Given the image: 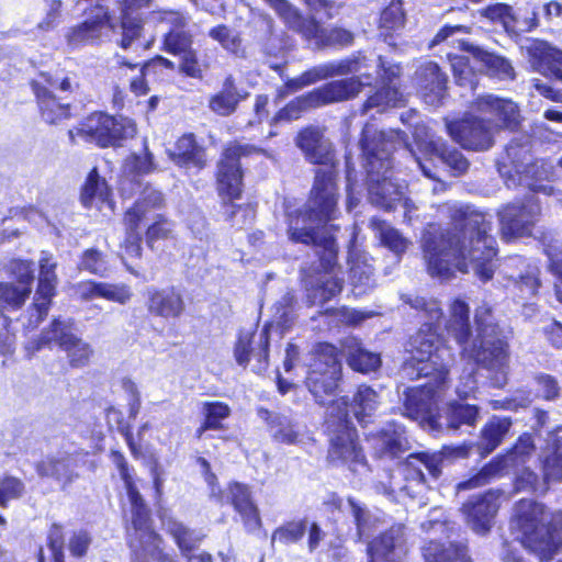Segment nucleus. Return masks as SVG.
<instances>
[{
    "mask_svg": "<svg viewBox=\"0 0 562 562\" xmlns=\"http://www.w3.org/2000/svg\"><path fill=\"white\" fill-rule=\"evenodd\" d=\"M449 218V227L429 224L423 233L422 249L431 277L450 279L456 271L472 270L482 281L493 278L496 240L490 234L492 223L470 205L448 202L438 209Z\"/></svg>",
    "mask_w": 562,
    "mask_h": 562,
    "instance_id": "f257e3e1",
    "label": "nucleus"
},
{
    "mask_svg": "<svg viewBox=\"0 0 562 562\" xmlns=\"http://www.w3.org/2000/svg\"><path fill=\"white\" fill-rule=\"evenodd\" d=\"M334 166L315 173L311 195L303 210L289 221L288 235L293 243L312 245L318 266L312 273L303 270L307 297L313 305H323L337 296L344 284L341 269L336 265L338 248L328 222L335 217L339 199Z\"/></svg>",
    "mask_w": 562,
    "mask_h": 562,
    "instance_id": "f03ea898",
    "label": "nucleus"
},
{
    "mask_svg": "<svg viewBox=\"0 0 562 562\" xmlns=\"http://www.w3.org/2000/svg\"><path fill=\"white\" fill-rule=\"evenodd\" d=\"M403 303L416 310L426 319L411 338V353L401 368L403 379H426L425 384L405 392L404 411L411 419L428 420L438 425V402L449 389V368L452 353L439 333L442 310L435 299L401 294Z\"/></svg>",
    "mask_w": 562,
    "mask_h": 562,
    "instance_id": "7ed1b4c3",
    "label": "nucleus"
},
{
    "mask_svg": "<svg viewBox=\"0 0 562 562\" xmlns=\"http://www.w3.org/2000/svg\"><path fill=\"white\" fill-rule=\"evenodd\" d=\"M340 378L341 362L337 348L328 342L318 344L311 353L305 383L318 404L330 403L325 419L330 441L328 461L361 475L368 471V464L349 417V401L345 396L331 400Z\"/></svg>",
    "mask_w": 562,
    "mask_h": 562,
    "instance_id": "20e7f679",
    "label": "nucleus"
},
{
    "mask_svg": "<svg viewBox=\"0 0 562 562\" xmlns=\"http://www.w3.org/2000/svg\"><path fill=\"white\" fill-rule=\"evenodd\" d=\"M476 338L469 345L471 326L469 306L461 300L451 305V315L447 323V331L462 347L463 352L474 362L494 373L492 383L503 387L507 381L509 363V345L512 331L501 325L492 313V307L484 303L476 308Z\"/></svg>",
    "mask_w": 562,
    "mask_h": 562,
    "instance_id": "39448f33",
    "label": "nucleus"
},
{
    "mask_svg": "<svg viewBox=\"0 0 562 562\" xmlns=\"http://www.w3.org/2000/svg\"><path fill=\"white\" fill-rule=\"evenodd\" d=\"M368 175V195L371 204L390 211L402 201L406 189L393 177V151L402 148L412 158L425 177L437 180L439 175L428 168L420 156L412 148L405 133L398 130L375 131L366 125L360 139Z\"/></svg>",
    "mask_w": 562,
    "mask_h": 562,
    "instance_id": "423d86ee",
    "label": "nucleus"
},
{
    "mask_svg": "<svg viewBox=\"0 0 562 562\" xmlns=\"http://www.w3.org/2000/svg\"><path fill=\"white\" fill-rule=\"evenodd\" d=\"M510 529L522 547L547 562L562 547V510H549L532 499H520L514 508Z\"/></svg>",
    "mask_w": 562,
    "mask_h": 562,
    "instance_id": "0eeeda50",
    "label": "nucleus"
},
{
    "mask_svg": "<svg viewBox=\"0 0 562 562\" xmlns=\"http://www.w3.org/2000/svg\"><path fill=\"white\" fill-rule=\"evenodd\" d=\"M535 450L532 438L528 435L520 436L515 446L506 454L497 456L491 462L485 464L479 473L471 479L458 484V490H470L485 485L491 479L503 475L510 471L516 472L515 490L517 492L544 493L548 490V483L552 480L540 481L538 475L526 468Z\"/></svg>",
    "mask_w": 562,
    "mask_h": 562,
    "instance_id": "6e6552de",
    "label": "nucleus"
},
{
    "mask_svg": "<svg viewBox=\"0 0 562 562\" xmlns=\"http://www.w3.org/2000/svg\"><path fill=\"white\" fill-rule=\"evenodd\" d=\"M471 445L445 446L440 451L434 453L419 452L409 454L404 462L400 463L396 473L391 475L390 492L402 493L415 497L422 492L426 483L425 470L428 474L438 479L442 468L456 459L467 458Z\"/></svg>",
    "mask_w": 562,
    "mask_h": 562,
    "instance_id": "1a4fd4ad",
    "label": "nucleus"
},
{
    "mask_svg": "<svg viewBox=\"0 0 562 562\" xmlns=\"http://www.w3.org/2000/svg\"><path fill=\"white\" fill-rule=\"evenodd\" d=\"M248 151L247 146L234 144L228 146L218 164L217 184L218 192L229 201L238 199L241 193L243 172L240 169L239 159ZM224 214L226 221L232 226L243 228L251 223L254 217V210L249 205H236L233 202L224 203Z\"/></svg>",
    "mask_w": 562,
    "mask_h": 562,
    "instance_id": "9d476101",
    "label": "nucleus"
},
{
    "mask_svg": "<svg viewBox=\"0 0 562 562\" xmlns=\"http://www.w3.org/2000/svg\"><path fill=\"white\" fill-rule=\"evenodd\" d=\"M496 164L497 170L508 188L526 186L533 192L550 193V187L529 182V176L536 172L538 166L532 164L528 137L513 139L505 147V153Z\"/></svg>",
    "mask_w": 562,
    "mask_h": 562,
    "instance_id": "9b49d317",
    "label": "nucleus"
},
{
    "mask_svg": "<svg viewBox=\"0 0 562 562\" xmlns=\"http://www.w3.org/2000/svg\"><path fill=\"white\" fill-rule=\"evenodd\" d=\"M36 97L42 119L50 125H56L70 117V104L57 97L55 91L61 93L72 92L74 83L69 77L59 74H41L38 79L31 82Z\"/></svg>",
    "mask_w": 562,
    "mask_h": 562,
    "instance_id": "f8f14e48",
    "label": "nucleus"
},
{
    "mask_svg": "<svg viewBox=\"0 0 562 562\" xmlns=\"http://www.w3.org/2000/svg\"><path fill=\"white\" fill-rule=\"evenodd\" d=\"M528 50L538 71L549 80L533 79L535 89L552 101L562 102V50L543 41H535Z\"/></svg>",
    "mask_w": 562,
    "mask_h": 562,
    "instance_id": "ddd939ff",
    "label": "nucleus"
},
{
    "mask_svg": "<svg viewBox=\"0 0 562 562\" xmlns=\"http://www.w3.org/2000/svg\"><path fill=\"white\" fill-rule=\"evenodd\" d=\"M136 134L135 124L125 117L115 119L105 113L89 115L77 130V135L94 142L101 147L117 146Z\"/></svg>",
    "mask_w": 562,
    "mask_h": 562,
    "instance_id": "4468645a",
    "label": "nucleus"
},
{
    "mask_svg": "<svg viewBox=\"0 0 562 562\" xmlns=\"http://www.w3.org/2000/svg\"><path fill=\"white\" fill-rule=\"evenodd\" d=\"M541 216V203L535 195L514 201L498 211L501 232L504 239L530 236Z\"/></svg>",
    "mask_w": 562,
    "mask_h": 562,
    "instance_id": "2eb2a0df",
    "label": "nucleus"
},
{
    "mask_svg": "<svg viewBox=\"0 0 562 562\" xmlns=\"http://www.w3.org/2000/svg\"><path fill=\"white\" fill-rule=\"evenodd\" d=\"M366 67V57L361 56L360 53L344 59L319 64L307 69L299 77L288 79L284 87L279 90L278 97L283 99L289 93L296 92L321 80L361 72Z\"/></svg>",
    "mask_w": 562,
    "mask_h": 562,
    "instance_id": "dca6fc26",
    "label": "nucleus"
},
{
    "mask_svg": "<svg viewBox=\"0 0 562 562\" xmlns=\"http://www.w3.org/2000/svg\"><path fill=\"white\" fill-rule=\"evenodd\" d=\"M329 505L339 513L350 516L355 525V529L349 528L346 532L337 527L339 537L362 542L369 540L375 531L384 526V516L381 512L369 509L363 503L352 497L346 499L333 497Z\"/></svg>",
    "mask_w": 562,
    "mask_h": 562,
    "instance_id": "f3484780",
    "label": "nucleus"
},
{
    "mask_svg": "<svg viewBox=\"0 0 562 562\" xmlns=\"http://www.w3.org/2000/svg\"><path fill=\"white\" fill-rule=\"evenodd\" d=\"M284 23L316 48L347 47L352 45L355 40L351 31L342 27L325 29L314 18L303 16L296 8L290 12Z\"/></svg>",
    "mask_w": 562,
    "mask_h": 562,
    "instance_id": "a211bd4d",
    "label": "nucleus"
},
{
    "mask_svg": "<svg viewBox=\"0 0 562 562\" xmlns=\"http://www.w3.org/2000/svg\"><path fill=\"white\" fill-rule=\"evenodd\" d=\"M413 137L419 151L424 154L425 158H420L428 168L429 159L426 156L438 158L454 176H460L468 170L469 161L462 153L456 148H449L446 142L435 136L426 124L414 123ZM432 170L438 173L436 168H432Z\"/></svg>",
    "mask_w": 562,
    "mask_h": 562,
    "instance_id": "6ab92c4d",
    "label": "nucleus"
},
{
    "mask_svg": "<svg viewBox=\"0 0 562 562\" xmlns=\"http://www.w3.org/2000/svg\"><path fill=\"white\" fill-rule=\"evenodd\" d=\"M55 342L67 352L70 364L72 367L86 366L91 355L92 348L88 342L71 333L70 324L54 319L49 329L42 333L41 338L36 342L35 350H40L44 346Z\"/></svg>",
    "mask_w": 562,
    "mask_h": 562,
    "instance_id": "aec40b11",
    "label": "nucleus"
},
{
    "mask_svg": "<svg viewBox=\"0 0 562 562\" xmlns=\"http://www.w3.org/2000/svg\"><path fill=\"white\" fill-rule=\"evenodd\" d=\"M447 131L454 142L474 151L490 149L494 144L493 126L484 119L467 116L447 123Z\"/></svg>",
    "mask_w": 562,
    "mask_h": 562,
    "instance_id": "412c9836",
    "label": "nucleus"
},
{
    "mask_svg": "<svg viewBox=\"0 0 562 562\" xmlns=\"http://www.w3.org/2000/svg\"><path fill=\"white\" fill-rule=\"evenodd\" d=\"M369 562H405L408 547L406 528L395 524L368 542Z\"/></svg>",
    "mask_w": 562,
    "mask_h": 562,
    "instance_id": "4be33fe9",
    "label": "nucleus"
},
{
    "mask_svg": "<svg viewBox=\"0 0 562 562\" xmlns=\"http://www.w3.org/2000/svg\"><path fill=\"white\" fill-rule=\"evenodd\" d=\"M133 533L130 546L134 551L142 550L145 555H156L160 551L161 538L151 528L149 510L144 499L131 503Z\"/></svg>",
    "mask_w": 562,
    "mask_h": 562,
    "instance_id": "5701e85b",
    "label": "nucleus"
},
{
    "mask_svg": "<svg viewBox=\"0 0 562 562\" xmlns=\"http://www.w3.org/2000/svg\"><path fill=\"white\" fill-rule=\"evenodd\" d=\"M269 328L265 326L259 333H240L235 346L236 362L246 367L250 360H255L252 371L261 373L268 366Z\"/></svg>",
    "mask_w": 562,
    "mask_h": 562,
    "instance_id": "b1692460",
    "label": "nucleus"
},
{
    "mask_svg": "<svg viewBox=\"0 0 562 562\" xmlns=\"http://www.w3.org/2000/svg\"><path fill=\"white\" fill-rule=\"evenodd\" d=\"M370 80L371 76L363 72L361 76H353L347 79L330 81L311 91V100L316 108L330 103H337L356 98L367 85L362 79Z\"/></svg>",
    "mask_w": 562,
    "mask_h": 562,
    "instance_id": "393cba45",
    "label": "nucleus"
},
{
    "mask_svg": "<svg viewBox=\"0 0 562 562\" xmlns=\"http://www.w3.org/2000/svg\"><path fill=\"white\" fill-rule=\"evenodd\" d=\"M78 468V456L57 452L41 460L36 464V472L41 477L53 479L65 491L79 479Z\"/></svg>",
    "mask_w": 562,
    "mask_h": 562,
    "instance_id": "a878e982",
    "label": "nucleus"
},
{
    "mask_svg": "<svg viewBox=\"0 0 562 562\" xmlns=\"http://www.w3.org/2000/svg\"><path fill=\"white\" fill-rule=\"evenodd\" d=\"M499 495L494 491L472 496L462 507L468 525L475 533L485 535L498 510Z\"/></svg>",
    "mask_w": 562,
    "mask_h": 562,
    "instance_id": "bb28decb",
    "label": "nucleus"
},
{
    "mask_svg": "<svg viewBox=\"0 0 562 562\" xmlns=\"http://www.w3.org/2000/svg\"><path fill=\"white\" fill-rule=\"evenodd\" d=\"M414 83L429 105H438L446 95L447 76L434 61H423L416 69Z\"/></svg>",
    "mask_w": 562,
    "mask_h": 562,
    "instance_id": "cd10ccee",
    "label": "nucleus"
},
{
    "mask_svg": "<svg viewBox=\"0 0 562 562\" xmlns=\"http://www.w3.org/2000/svg\"><path fill=\"white\" fill-rule=\"evenodd\" d=\"M374 454L380 459H396L407 450V437L402 426L389 424L368 439Z\"/></svg>",
    "mask_w": 562,
    "mask_h": 562,
    "instance_id": "c85d7f7f",
    "label": "nucleus"
},
{
    "mask_svg": "<svg viewBox=\"0 0 562 562\" xmlns=\"http://www.w3.org/2000/svg\"><path fill=\"white\" fill-rule=\"evenodd\" d=\"M296 145L312 164L333 162L331 144L324 137L319 127L308 126L302 130L296 137Z\"/></svg>",
    "mask_w": 562,
    "mask_h": 562,
    "instance_id": "c756f323",
    "label": "nucleus"
},
{
    "mask_svg": "<svg viewBox=\"0 0 562 562\" xmlns=\"http://www.w3.org/2000/svg\"><path fill=\"white\" fill-rule=\"evenodd\" d=\"M226 498L240 515L247 531L252 532L261 526L259 510L247 485L237 482L229 484Z\"/></svg>",
    "mask_w": 562,
    "mask_h": 562,
    "instance_id": "7c9ffc66",
    "label": "nucleus"
},
{
    "mask_svg": "<svg viewBox=\"0 0 562 562\" xmlns=\"http://www.w3.org/2000/svg\"><path fill=\"white\" fill-rule=\"evenodd\" d=\"M151 0H123L121 7V46L128 48L142 35L144 19L139 12L149 7Z\"/></svg>",
    "mask_w": 562,
    "mask_h": 562,
    "instance_id": "2f4dec72",
    "label": "nucleus"
},
{
    "mask_svg": "<svg viewBox=\"0 0 562 562\" xmlns=\"http://www.w3.org/2000/svg\"><path fill=\"white\" fill-rule=\"evenodd\" d=\"M476 109L490 114L497 120L495 127L515 128L519 123V111L517 105L507 99L494 95H484L477 99Z\"/></svg>",
    "mask_w": 562,
    "mask_h": 562,
    "instance_id": "473e14b6",
    "label": "nucleus"
},
{
    "mask_svg": "<svg viewBox=\"0 0 562 562\" xmlns=\"http://www.w3.org/2000/svg\"><path fill=\"white\" fill-rule=\"evenodd\" d=\"M75 292L82 301L104 299L120 304H125L132 296L130 288L125 284L97 281L79 282L75 285Z\"/></svg>",
    "mask_w": 562,
    "mask_h": 562,
    "instance_id": "72a5a7b5",
    "label": "nucleus"
},
{
    "mask_svg": "<svg viewBox=\"0 0 562 562\" xmlns=\"http://www.w3.org/2000/svg\"><path fill=\"white\" fill-rule=\"evenodd\" d=\"M56 262L47 252H42L40 259L38 285L35 292V305L37 308V319L45 313H48L50 302L55 295L57 277L55 273Z\"/></svg>",
    "mask_w": 562,
    "mask_h": 562,
    "instance_id": "f704fd0d",
    "label": "nucleus"
},
{
    "mask_svg": "<svg viewBox=\"0 0 562 562\" xmlns=\"http://www.w3.org/2000/svg\"><path fill=\"white\" fill-rule=\"evenodd\" d=\"M169 158L179 167L202 170L206 165L204 148L199 146L193 134L180 137L175 148L168 150Z\"/></svg>",
    "mask_w": 562,
    "mask_h": 562,
    "instance_id": "c9c22d12",
    "label": "nucleus"
},
{
    "mask_svg": "<svg viewBox=\"0 0 562 562\" xmlns=\"http://www.w3.org/2000/svg\"><path fill=\"white\" fill-rule=\"evenodd\" d=\"M507 267L517 268V271L507 273V278L513 286L519 290L521 297H529L537 293L540 285L539 269L537 266L516 256L508 259Z\"/></svg>",
    "mask_w": 562,
    "mask_h": 562,
    "instance_id": "e433bc0d",
    "label": "nucleus"
},
{
    "mask_svg": "<svg viewBox=\"0 0 562 562\" xmlns=\"http://www.w3.org/2000/svg\"><path fill=\"white\" fill-rule=\"evenodd\" d=\"M341 353L347 358L348 364L355 371L370 373L381 366V357L362 347L356 337H347L341 341Z\"/></svg>",
    "mask_w": 562,
    "mask_h": 562,
    "instance_id": "4c0bfd02",
    "label": "nucleus"
},
{
    "mask_svg": "<svg viewBox=\"0 0 562 562\" xmlns=\"http://www.w3.org/2000/svg\"><path fill=\"white\" fill-rule=\"evenodd\" d=\"M446 392L442 394L438 404L443 401ZM438 412L440 408L438 407ZM445 417L438 413V425H430L428 420L417 419L420 423L428 424L432 429H438L443 426L442 418H445L446 426L450 429L458 430L462 425L474 426L479 418V408L475 405L452 402L448 404L445 411Z\"/></svg>",
    "mask_w": 562,
    "mask_h": 562,
    "instance_id": "58836bf2",
    "label": "nucleus"
},
{
    "mask_svg": "<svg viewBox=\"0 0 562 562\" xmlns=\"http://www.w3.org/2000/svg\"><path fill=\"white\" fill-rule=\"evenodd\" d=\"M257 414L267 422L269 431L277 442L296 445L301 441L299 426L290 417L272 413L263 407L258 408Z\"/></svg>",
    "mask_w": 562,
    "mask_h": 562,
    "instance_id": "ea45409f",
    "label": "nucleus"
},
{
    "mask_svg": "<svg viewBox=\"0 0 562 562\" xmlns=\"http://www.w3.org/2000/svg\"><path fill=\"white\" fill-rule=\"evenodd\" d=\"M248 97V92L236 86L232 75L223 81L222 89L209 101V108L217 115L228 116L233 114L239 102Z\"/></svg>",
    "mask_w": 562,
    "mask_h": 562,
    "instance_id": "a19ab883",
    "label": "nucleus"
},
{
    "mask_svg": "<svg viewBox=\"0 0 562 562\" xmlns=\"http://www.w3.org/2000/svg\"><path fill=\"white\" fill-rule=\"evenodd\" d=\"M459 43L462 50L470 53L476 60L481 61L491 76L501 79L514 78V68L506 58L490 53L468 41H460Z\"/></svg>",
    "mask_w": 562,
    "mask_h": 562,
    "instance_id": "79ce46f5",
    "label": "nucleus"
},
{
    "mask_svg": "<svg viewBox=\"0 0 562 562\" xmlns=\"http://www.w3.org/2000/svg\"><path fill=\"white\" fill-rule=\"evenodd\" d=\"M148 308L158 316L176 318L184 311V302L181 294L173 288L164 289L150 294Z\"/></svg>",
    "mask_w": 562,
    "mask_h": 562,
    "instance_id": "37998d69",
    "label": "nucleus"
},
{
    "mask_svg": "<svg viewBox=\"0 0 562 562\" xmlns=\"http://www.w3.org/2000/svg\"><path fill=\"white\" fill-rule=\"evenodd\" d=\"M512 427L509 417L493 416L483 427L477 450L486 456L494 451L503 441Z\"/></svg>",
    "mask_w": 562,
    "mask_h": 562,
    "instance_id": "c03bdc74",
    "label": "nucleus"
},
{
    "mask_svg": "<svg viewBox=\"0 0 562 562\" xmlns=\"http://www.w3.org/2000/svg\"><path fill=\"white\" fill-rule=\"evenodd\" d=\"M424 558L426 562H471L465 546L451 541H430L424 548Z\"/></svg>",
    "mask_w": 562,
    "mask_h": 562,
    "instance_id": "a18cd8bd",
    "label": "nucleus"
},
{
    "mask_svg": "<svg viewBox=\"0 0 562 562\" xmlns=\"http://www.w3.org/2000/svg\"><path fill=\"white\" fill-rule=\"evenodd\" d=\"M370 226L381 244L397 257H401L411 245V241L398 229L383 220L373 217L370 220Z\"/></svg>",
    "mask_w": 562,
    "mask_h": 562,
    "instance_id": "49530a36",
    "label": "nucleus"
},
{
    "mask_svg": "<svg viewBox=\"0 0 562 562\" xmlns=\"http://www.w3.org/2000/svg\"><path fill=\"white\" fill-rule=\"evenodd\" d=\"M162 202L164 196L160 191L146 188L143 192L142 199L136 201L135 204L125 213V224L132 229L138 227L140 222L144 220L147 210L159 207Z\"/></svg>",
    "mask_w": 562,
    "mask_h": 562,
    "instance_id": "de8ad7c7",
    "label": "nucleus"
},
{
    "mask_svg": "<svg viewBox=\"0 0 562 562\" xmlns=\"http://www.w3.org/2000/svg\"><path fill=\"white\" fill-rule=\"evenodd\" d=\"M380 404L379 394L368 385H359L352 400L353 415L360 424L366 423Z\"/></svg>",
    "mask_w": 562,
    "mask_h": 562,
    "instance_id": "09e8293b",
    "label": "nucleus"
},
{
    "mask_svg": "<svg viewBox=\"0 0 562 562\" xmlns=\"http://www.w3.org/2000/svg\"><path fill=\"white\" fill-rule=\"evenodd\" d=\"M308 520L306 518L293 519L283 522L276 528L271 536V544L292 546L299 543L307 531Z\"/></svg>",
    "mask_w": 562,
    "mask_h": 562,
    "instance_id": "8fccbe9b",
    "label": "nucleus"
},
{
    "mask_svg": "<svg viewBox=\"0 0 562 562\" xmlns=\"http://www.w3.org/2000/svg\"><path fill=\"white\" fill-rule=\"evenodd\" d=\"M403 102V94L396 86H383L370 95L362 106V113L375 109L378 113L384 112L387 108L398 106Z\"/></svg>",
    "mask_w": 562,
    "mask_h": 562,
    "instance_id": "3c124183",
    "label": "nucleus"
},
{
    "mask_svg": "<svg viewBox=\"0 0 562 562\" xmlns=\"http://www.w3.org/2000/svg\"><path fill=\"white\" fill-rule=\"evenodd\" d=\"M404 26V13L401 3H391L386 7L380 16V36L390 45L393 43V34L401 31Z\"/></svg>",
    "mask_w": 562,
    "mask_h": 562,
    "instance_id": "603ef678",
    "label": "nucleus"
},
{
    "mask_svg": "<svg viewBox=\"0 0 562 562\" xmlns=\"http://www.w3.org/2000/svg\"><path fill=\"white\" fill-rule=\"evenodd\" d=\"M482 16L491 22L498 24L510 36H517L519 32L516 29V16L513 8L506 3L491 4L481 11Z\"/></svg>",
    "mask_w": 562,
    "mask_h": 562,
    "instance_id": "864d4df0",
    "label": "nucleus"
},
{
    "mask_svg": "<svg viewBox=\"0 0 562 562\" xmlns=\"http://www.w3.org/2000/svg\"><path fill=\"white\" fill-rule=\"evenodd\" d=\"M110 195L109 187L104 179H101L97 169L90 171L81 191V202L90 207L94 199L101 202L108 201Z\"/></svg>",
    "mask_w": 562,
    "mask_h": 562,
    "instance_id": "5fc2aeb1",
    "label": "nucleus"
},
{
    "mask_svg": "<svg viewBox=\"0 0 562 562\" xmlns=\"http://www.w3.org/2000/svg\"><path fill=\"white\" fill-rule=\"evenodd\" d=\"M31 286L27 284L19 285L13 282L0 284V308L18 310L31 294Z\"/></svg>",
    "mask_w": 562,
    "mask_h": 562,
    "instance_id": "6e6d98bb",
    "label": "nucleus"
},
{
    "mask_svg": "<svg viewBox=\"0 0 562 562\" xmlns=\"http://www.w3.org/2000/svg\"><path fill=\"white\" fill-rule=\"evenodd\" d=\"M209 36L216 41L228 53L241 57V40L237 32L225 24H218L209 31Z\"/></svg>",
    "mask_w": 562,
    "mask_h": 562,
    "instance_id": "4d7b16f0",
    "label": "nucleus"
},
{
    "mask_svg": "<svg viewBox=\"0 0 562 562\" xmlns=\"http://www.w3.org/2000/svg\"><path fill=\"white\" fill-rule=\"evenodd\" d=\"M536 396L548 402H557L561 398L562 389L559 380L549 373H537L533 376Z\"/></svg>",
    "mask_w": 562,
    "mask_h": 562,
    "instance_id": "13d9d810",
    "label": "nucleus"
},
{
    "mask_svg": "<svg viewBox=\"0 0 562 562\" xmlns=\"http://www.w3.org/2000/svg\"><path fill=\"white\" fill-rule=\"evenodd\" d=\"M373 267L366 261H352L350 267V281L359 294L364 293L374 286Z\"/></svg>",
    "mask_w": 562,
    "mask_h": 562,
    "instance_id": "bf43d9fd",
    "label": "nucleus"
},
{
    "mask_svg": "<svg viewBox=\"0 0 562 562\" xmlns=\"http://www.w3.org/2000/svg\"><path fill=\"white\" fill-rule=\"evenodd\" d=\"M193 35L187 30H169L164 35V48L169 54L178 56L179 54L191 49L193 46Z\"/></svg>",
    "mask_w": 562,
    "mask_h": 562,
    "instance_id": "052dcab7",
    "label": "nucleus"
},
{
    "mask_svg": "<svg viewBox=\"0 0 562 562\" xmlns=\"http://www.w3.org/2000/svg\"><path fill=\"white\" fill-rule=\"evenodd\" d=\"M311 93L303 94L301 97L295 98L291 102H289L284 108H282L273 117V122H290L296 120L301 116L303 112L308 109H315L314 102H312Z\"/></svg>",
    "mask_w": 562,
    "mask_h": 562,
    "instance_id": "680f3d73",
    "label": "nucleus"
},
{
    "mask_svg": "<svg viewBox=\"0 0 562 562\" xmlns=\"http://www.w3.org/2000/svg\"><path fill=\"white\" fill-rule=\"evenodd\" d=\"M156 168L153 154L148 150L146 140L142 154H132L125 159L124 169L127 173L136 176L147 175Z\"/></svg>",
    "mask_w": 562,
    "mask_h": 562,
    "instance_id": "e2e57ef3",
    "label": "nucleus"
},
{
    "mask_svg": "<svg viewBox=\"0 0 562 562\" xmlns=\"http://www.w3.org/2000/svg\"><path fill=\"white\" fill-rule=\"evenodd\" d=\"M551 449L543 462V473L547 480L560 482L562 481V437L553 441Z\"/></svg>",
    "mask_w": 562,
    "mask_h": 562,
    "instance_id": "0e129e2a",
    "label": "nucleus"
},
{
    "mask_svg": "<svg viewBox=\"0 0 562 562\" xmlns=\"http://www.w3.org/2000/svg\"><path fill=\"white\" fill-rule=\"evenodd\" d=\"M111 460L117 468L120 476H121L122 481L124 482V486L126 488V493H127L130 503H135V502L139 501L140 498H143L133 481V476L130 472L127 461H126L125 457L123 456V453H121L120 451L113 450L111 452Z\"/></svg>",
    "mask_w": 562,
    "mask_h": 562,
    "instance_id": "69168bd1",
    "label": "nucleus"
},
{
    "mask_svg": "<svg viewBox=\"0 0 562 562\" xmlns=\"http://www.w3.org/2000/svg\"><path fill=\"white\" fill-rule=\"evenodd\" d=\"M202 414L206 422V427L212 429H222V422L231 415V408L227 404L218 401L204 402L202 405Z\"/></svg>",
    "mask_w": 562,
    "mask_h": 562,
    "instance_id": "338daca9",
    "label": "nucleus"
},
{
    "mask_svg": "<svg viewBox=\"0 0 562 562\" xmlns=\"http://www.w3.org/2000/svg\"><path fill=\"white\" fill-rule=\"evenodd\" d=\"M167 529L183 553L191 551L199 541L194 531L187 528L180 521L169 519L167 521Z\"/></svg>",
    "mask_w": 562,
    "mask_h": 562,
    "instance_id": "774afa93",
    "label": "nucleus"
}]
</instances>
